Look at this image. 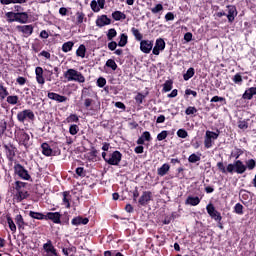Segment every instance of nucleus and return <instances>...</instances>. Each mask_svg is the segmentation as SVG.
Masks as SVG:
<instances>
[{"label":"nucleus","instance_id":"f257e3e1","mask_svg":"<svg viewBox=\"0 0 256 256\" xmlns=\"http://www.w3.org/2000/svg\"><path fill=\"white\" fill-rule=\"evenodd\" d=\"M15 139L18 145H20V147H24L26 150L29 149V147L32 145L31 136L23 129H18L16 131Z\"/></svg>","mask_w":256,"mask_h":256},{"label":"nucleus","instance_id":"f03ea898","mask_svg":"<svg viewBox=\"0 0 256 256\" xmlns=\"http://www.w3.org/2000/svg\"><path fill=\"white\" fill-rule=\"evenodd\" d=\"M65 79L67 81H76V83H85V76L83 74L75 69H68L64 73Z\"/></svg>","mask_w":256,"mask_h":256},{"label":"nucleus","instance_id":"7ed1b4c3","mask_svg":"<svg viewBox=\"0 0 256 256\" xmlns=\"http://www.w3.org/2000/svg\"><path fill=\"white\" fill-rule=\"evenodd\" d=\"M14 174L22 181H31V174L25 167L19 163L14 165Z\"/></svg>","mask_w":256,"mask_h":256},{"label":"nucleus","instance_id":"20e7f679","mask_svg":"<svg viewBox=\"0 0 256 256\" xmlns=\"http://www.w3.org/2000/svg\"><path fill=\"white\" fill-rule=\"evenodd\" d=\"M227 171L228 173H233L235 171L238 175H243V173L247 171V166H245L242 161L237 160L234 164H228Z\"/></svg>","mask_w":256,"mask_h":256},{"label":"nucleus","instance_id":"39448f33","mask_svg":"<svg viewBox=\"0 0 256 256\" xmlns=\"http://www.w3.org/2000/svg\"><path fill=\"white\" fill-rule=\"evenodd\" d=\"M219 138V134L207 130L204 136V147L206 149H211L213 147V143L216 141V139Z\"/></svg>","mask_w":256,"mask_h":256},{"label":"nucleus","instance_id":"423d86ee","mask_svg":"<svg viewBox=\"0 0 256 256\" xmlns=\"http://www.w3.org/2000/svg\"><path fill=\"white\" fill-rule=\"evenodd\" d=\"M17 119L20 123H25L27 119L33 121V119H35V114L31 110L26 109L21 112H18Z\"/></svg>","mask_w":256,"mask_h":256},{"label":"nucleus","instance_id":"0eeeda50","mask_svg":"<svg viewBox=\"0 0 256 256\" xmlns=\"http://www.w3.org/2000/svg\"><path fill=\"white\" fill-rule=\"evenodd\" d=\"M123 157V154H121V152L119 151H114L112 154H110L108 156V159H106V163H108V165H119V163H121V159Z\"/></svg>","mask_w":256,"mask_h":256},{"label":"nucleus","instance_id":"6e6552de","mask_svg":"<svg viewBox=\"0 0 256 256\" xmlns=\"http://www.w3.org/2000/svg\"><path fill=\"white\" fill-rule=\"evenodd\" d=\"M43 249V256H59L57 254V249H55L51 240H48L47 243L43 244Z\"/></svg>","mask_w":256,"mask_h":256},{"label":"nucleus","instance_id":"1a4fd4ad","mask_svg":"<svg viewBox=\"0 0 256 256\" xmlns=\"http://www.w3.org/2000/svg\"><path fill=\"white\" fill-rule=\"evenodd\" d=\"M206 211L208 215H210V217L214 219V221H218V223H221V219H223V217H221V213L215 209V206H213V204H208L206 207Z\"/></svg>","mask_w":256,"mask_h":256},{"label":"nucleus","instance_id":"9d476101","mask_svg":"<svg viewBox=\"0 0 256 256\" xmlns=\"http://www.w3.org/2000/svg\"><path fill=\"white\" fill-rule=\"evenodd\" d=\"M153 50V41L150 40H141L140 42V51L142 53L149 54Z\"/></svg>","mask_w":256,"mask_h":256},{"label":"nucleus","instance_id":"9b49d317","mask_svg":"<svg viewBox=\"0 0 256 256\" xmlns=\"http://www.w3.org/2000/svg\"><path fill=\"white\" fill-rule=\"evenodd\" d=\"M17 31L19 33H23L24 37H31L33 35V25H22V26H17L16 27Z\"/></svg>","mask_w":256,"mask_h":256},{"label":"nucleus","instance_id":"f8f14e48","mask_svg":"<svg viewBox=\"0 0 256 256\" xmlns=\"http://www.w3.org/2000/svg\"><path fill=\"white\" fill-rule=\"evenodd\" d=\"M165 50V40H163L162 38H159L156 40L155 46L152 50L153 55H159V53H161V51Z\"/></svg>","mask_w":256,"mask_h":256},{"label":"nucleus","instance_id":"ddd939ff","mask_svg":"<svg viewBox=\"0 0 256 256\" xmlns=\"http://www.w3.org/2000/svg\"><path fill=\"white\" fill-rule=\"evenodd\" d=\"M228 15H226L229 23H233L235 21V17L237 16V8L233 5L227 6Z\"/></svg>","mask_w":256,"mask_h":256},{"label":"nucleus","instance_id":"4468645a","mask_svg":"<svg viewBox=\"0 0 256 256\" xmlns=\"http://www.w3.org/2000/svg\"><path fill=\"white\" fill-rule=\"evenodd\" d=\"M97 27H105V25H111V19L107 15H101L96 20Z\"/></svg>","mask_w":256,"mask_h":256},{"label":"nucleus","instance_id":"2eb2a0df","mask_svg":"<svg viewBox=\"0 0 256 256\" xmlns=\"http://www.w3.org/2000/svg\"><path fill=\"white\" fill-rule=\"evenodd\" d=\"M36 81L39 85H45V77H43V68L36 67L35 69Z\"/></svg>","mask_w":256,"mask_h":256},{"label":"nucleus","instance_id":"dca6fc26","mask_svg":"<svg viewBox=\"0 0 256 256\" xmlns=\"http://www.w3.org/2000/svg\"><path fill=\"white\" fill-rule=\"evenodd\" d=\"M45 219H50L53 223H61V214L59 212H48Z\"/></svg>","mask_w":256,"mask_h":256},{"label":"nucleus","instance_id":"f3484780","mask_svg":"<svg viewBox=\"0 0 256 256\" xmlns=\"http://www.w3.org/2000/svg\"><path fill=\"white\" fill-rule=\"evenodd\" d=\"M48 99H51L52 101H57L58 103H65V101H67V97L61 96L55 92H49Z\"/></svg>","mask_w":256,"mask_h":256},{"label":"nucleus","instance_id":"a211bd4d","mask_svg":"<svg viewBox=\"0 0 256 256\" xmlns=\"http://www.w3.org/2000/svg\"><path fill=\"white\" fill-rule=\"evenodd\" d=\"M29 197V192L27 191H19L16 192V194L14 195L13 201H16V203H21V201H23L24 199H27Z\"/></svg>","mask_w":256,"mask_h":256},{"label":"nucleus","instance_id":"6ab92c4d","mask_svg":"<svg viewBox=\"0 0 256 256\" xmlns=\"http://www.w3.org/2000/svg\"><path fill=\"white\" fill-rule=\"evenodd\" d=\"M28 20H29V15L27 14V12H17L16 22L27 23Z\"/></svg>","mask_w":256,"mask_h":256},{"label":"nucleus","instance_id":"aec40b11","mask_svg":"<svg viewBox=\"0 0 256 256\" xmlns=\"http://www.w3.org/2000/svg\"><path fill=\"white\" fill-rule=\"evenodd\" d=\"M62 197L63 205H65L66 209H69L71 207V193L65 191L62 193Z\"/></svg>","mask_w":256,"mask_h":256},{"label":"nucleus","instance_id":"412c9836","mask_svg":"<svg viewBox=\"0 0 256 256\" xmlns=\"http://www.w3.org/2000/svg\"><path fill=\"white\" fill-rule=\"evenodd\" d=\"M41 149L42 154L45 155V157H51V155H53V149H51V146H49L47 143H42Z\"/></svg>","mask_w":256,"mask_h":256},{"label":"nucleus","instance_id":"4be33fe9","mask_svg":"<svg viewBox=\"0 0 256 256\" xmlns=\"http://www.w3.org/2000/svg\"><path fill=\"white\" fill-rule=\"evenodd\" d=\"M253 95H256V87H251L247 89L244 94L242 95L243 99L251 100L253 99Z\"/></svg>","mask_w":256,"mask_h":256},{"label":"nucleus","instance_id":"5701e85b","mask_svg":"<svg viewBox=\"0 0 256 256\" xmlns=\"http://www.w3.org/2000/svg\"><path fill=\"white\" fill-rule=\"evenodd\" d=\"M151 201V192H143L142 196L139 199L140 205H147Z\"/></svg>","mask_w":256,"mask_h":256},{"label":"nucleus","instance_id":"b1692460","mask_svg":"<svg viewBox=\"0 0 256 256\" xmlns=\"http://www.w3.org/2000/svg\"><path fill=\"white\" fill-rule=\"evenodd\" d=\"M169 169H171L169 164H163L160 168H158L157 173L160 177H165V175L169 173Z\"/></svg>","mask_w":256,"mask_h":256},{"label":"nucleus","instance_id":"393cba45","mask_svg":"<svg viewBox=\"0 0 256 256\" xmlns=\"http://www.w3.org/2000/svg\"><path fill=\"white\" fill-rule=\"evenodd\" d=\"M199 203H201V199H199V197L189 196L186 199V205H192L193 207H195L199 205Z\"/></svg>","mask_w":256,"mask_h":256},{"label":"nucleus","instance_id":"a878e982","mask_svg":"<svg viewBox=\"0 0 256 256\" xmlns=\"http://www.w3.org/2000/svg\"><path fill=\"white\" fill-rule=\"evenodd\" d=\"M15 223L18 225V229H25V220H23V216H21V214L16 215Z\"/></svg>","mask_w":256,"mask_h":256},{"label":"nucleus","instance_id":"bb28decb","mask_svg":"<svg viewBox=\"0 0 256 256\" xmlns=\"http://www.w3.org/2000/svg\"><path fill=\"white\" fill-rule=\"evenodd\" d=\"M6 219H7L9 229L12 231V233H16L17 232V226L15 225V222L13 221V218H11V216L7 215Z\"/></svg>","mask_w":256,"mask_h":256},{"label":"nucleus","instance_id":"cd10ccee","mask_svg":"<svg viewBox=\"0 0 256 256\" xmlns=\"http://www.w3.org/2000/svg\"><path fill=\"white\" fill-rule=\"evenodd\" d=\"M131 33L135 37L136 41H143V34H141L139 29L133 27L131 28Z\"/></svg>","mask_w":256,"mask_h":256},{"label":"nucleus","instance_id":"c85d7f7f","mask_svg":"<svg viewBox=\"0 0 256 256\" xmlns=\"http://www.w3.org/2000/svg\"><path fill=\"white\" fill-rule=\"evenodd\" d=\"M2 5H11L12 3H19L20 5L23 3H27V0H0Z\"/></svg>","mask_w":256,"mask_h":256},{"label":"nucleus","instance_id":"c756f323","mask_svg":"<svg viewBox=\"0 0 256 256\" xmlns=\"http://www.w3.org/2000/svg\"><path fill=\"white\" fill-rule=\"evenodd\" d=\"M112 18L115 20V21H121V19H125L126 16L123 12L121 11H115L114 13H112Z\"/></svg>","mask_w":256,"mask_h":256},{"label":"nucleus","instance_id":"7c9ffc66","mask_svg":"<svg viewBox=\"0 0 256 256\" xmlns=\"http://www.w3.org/2000/svg\"><path fill=\"white\" fill-rule=\"evenodd\" d=\"M6 18H7L8 23H14L15 21H17V13L7 12Z\"/></svg>","mask_w":256,"mask_h":256},{"label":"nucleus","instance_id":"2f4dec72","mask_svg":"<svg viewBox=\"0 0 256 256\" xmlns=\"http://www.w3.org/2000/svg\"><path fill=\"white\" fill-rule=\"evenodd\" d=\"M8 95L9 91H7V88L3 84H0V101H3Z\"/></svg>","mask_w":256,"mask_h":256},{"label":"nucleus","instance_id":"473e14b6","mask_svg":"<svg viewBox=\"0 0 256 256\" xmlns=\"http://www.w3.org/2000/svg\"><path fill=\"white\" fill-rule=\"evenodd\" d=\"M73 42H71V41H68V42H66V43H64L63 45H62V51L64 52V53H69V51H71V49H73Z\"/></svg>","mask_w":256,"mask_h":256},{"label":"nucleus","instance_id":"72a5a7b5","mask_svg":"<svg viewBox=\"0 0 256 256\" xmlns=\"http://www.w3.org/2000/svg\"><path fill=\"white\" fill-rule=\"evenodd\" d=\"M86 51H87V49L85 48V45H80L76 51V55L83 59V58H85Z\"/></svg>","mask_w":256,"mask_h":256},{"label":"nucleus","instance_id":"f704fd0d","mask_svg":"<svg viewBox=\"0 0 256 256\" xmlns=\"http://www.w3.org/2000/svg\"><path fill=\"white\" fill-rule=\"evenodd\" d=\"M193 75H195V69L189 68L187 72L183 75L184 81H189V79H191Z\"/></svg>","mask_w":256,"mask_h":256},{"label":"nucleus","instance_id":"c9c22d12","mask_svg":"<svg viewBox=\"0 0 256 256\" xmlns=\"http://www.w3.org/2000/svg\"><path fill=\"white\" fill-rule=\"evenodd\" d=\"M90 7L92 11H94V13H99V11H101V7L99 6L96 0L91 1Z\"/></svg>","mask_w":256,"mask_h":256},{"label":"nucleus","instance_id":"e433bc0d","mask_svg":"<svg viewBox=\"0 0 256 256\" xmlns=\"http://www.w3.org/2000/svg\"><path fill=\"white\" fill-rule=\"evenodd\" d=\"M29 215H30V217H32V219H38V220L45 219V215H43L39 212L30 211Z\"/></svg>","mask_w":256,"mask_h":256},{"label":"nucleus","instance_id":"4c0bfd02","mask_svg":"<svg viewBox=\"0 0 256 256\" xmlns=\"http://www.w3.org/2000/svg\"><path fill=\"white\" fill-rule=\"evenodd\" d=\"M25 187H27V183L21 182V181H16L15 182V189H16L17 193L19 191H23L22 189H25Z\"/></svg>","mask_w":256,"mask_h":256},{"label":"nucleus","instance_id":"58836bf2","mask_svg":"<svg viewBox=\"0 0 256 256\" xmlns=\"http://www.w3.org/2000/svg\"><path fill=\"white\" fill-rule=\"evenodd\" d=\"M85 19V13L83 12H77L76 13V23L77 25H81Z\"/></svg>","mask_w":256,"mask_h":256},{"label":"nucleus","instance_id":"ea45409f","mask_svg":"<svg viewBox=\"0 0 256 256\" xmlns=\"http://www.w3.org/2000/svg\"><path fill=\"white\" fill-rule=\"evenodd\" d=\"M106 67H110V69H112V71H117V63L113 59L107 60Z\"/></svg>","mask_w":256,"mask_h":256},{"label":"nucleus","instance_id":"a19ab883","mask_svg":"<svg viewBox=\"0 0 256 256\" xmlns=\"http://www.w3.org/2000/svg\"><path fill=\"white\" fill-rule=\"evenodd\" d=\"M171 89H173V82L171 80H167L163 85V91L167 93L171 91Z\"/></svg>","mask_w":256,"mask_h":256},{"label":"nucleus","instance_id":"79ce46f5","mask_svg":"<svg viewBox=\"0 0 256 256\" xmlns=\"http://www.w3.org/2000/svg\"><path fill=\"white\" fill-rule=\"evenodd\" d=\"M127 39V34H121L120 41L118 42L119 47H125V45H127Z\"/></svg>","mask_w":256,"mask_h":256},{"label":"nucleus","instance_id":"37998d69","mask_svg":"<svg viewBox=\"0 0 256 256\" xmlns=\"http://www.w3.org/2000/svg\"><path fill=\"white\" fill-rule=\"evenodd\" d=\"M19 102V97L18 96H8L7 97V103L10 105H17Z\"/></svg>","mask_w":256,"mask_h":256},{"label":"nucleus","instance_id":"c03bdc74","mask_svg":"<svg viewBox=\"0 0 256 256\" xmlns=\"http://www.w3.org/2000/svg\"><path fill=\"white\" fill-rule=\"evenodd\" d=\"M238 127L239 129H241L242 131H246V129L249 128V123L245 120L239 121L238 122Z\"/></svg>","mask_w":256,"mask_h":256},{"label":"nucleus","instance_id":"a18cd8bd","mask_svg":"<svg viewBox=\"0 0 256 256\" xmlns=\"http://www.w3.org/2000/svg\"><path fill=\"white\" fill-rule=\"evenodd\" d=\"M189 163H197V161H201V156H197V154H192L188 158Z\"/></svg>","mask_w":256,"mask_h":256},{"label":"nucleus","instance_id":"49530a36","mask_svg":"<svg viewBox=\"0 0 256 256\" xmlns=\"http://www.w3.org/2000/svg\"><path fill=\"white\" fill-rule=\"evenodd\" d=\"M107 37H108V41H112L114 37H117V30H115L113 28L110 29L108 31Z\"/></svg>","mask_w":256,"mask_h":256},{"label":"nucleus","instance_id":"de8ad7c7","mask_svg":"<svg viewBox=\"0 0 256 256\" xmlns=\"http://www.w3.org/2000/svg\"><path fill=\"white\" fill-rule=\"evenodd\" d=\"M79 121V117L75 114L70 115L67 119V123H77Z\"/></svg>","mask_w":256,"mask_h":256},{"label":"nucleus","instance_id":"09e8293b","mask_svg":"<svg viewBox=\"0 0 256 256\" xmlns=\"http://www.w3.org/2000/svg\"><path fill=\"white\" fill-rule=\"evenodd\" d=\"M234 212L237 213V215H243V206L241 203H237L234 207Z\"/></svg>","mask_w":256,"mask_h":256},{"label":"nucleus","instance_id":"8fccbe9b","mask_svg":"<svg viewBox=\"0 0 256 256\" xmlns=\"http://www.w3.org/2000/svg\"><path fill=\"white\" fill-rule=\"evenodd\" d=\"M69 133L71 135H77V133H79V126H77L75 124L71 125L69 128Z\"/></svg>","mask_w":256,"mask_h":256},{"label":"nucleus","instance_id":"3c124183","mask_svg":"<svg viewBox=\"0 0 256 256\" xmlns=\"http://www.w3.org/2000/svg\"><path fill=\"white\" fill-rule=\"evenodd\" d=\"M256 166V162L253 159H250L246 161V167L249 169V171H253V168Z\"/></svg>","mask_w":256,"mask_h":256},{"label":"nucleus","instance_id":"603ef678","mask_svg":"<svg viewBox=\"0 0 256 256\" xmlns=\"http://www.w3.org/2000/svg\"><path fill=\"white\" fill-rule=\"evenodd\" d=\"M169 135V133L166 131V130H164V131H162V132H160L158 135H157V139L159 140V141H164V139H167V136Z\"/></svg>","mask_w":256,"mask_h":256},{"label":"nucleus","instance_id":"864d4df0","mask_svg":"<svg viewBox=\"0 0 256 256\" xmlns=\"http://www.w3.org/2000/svg\"><path fill=\"white\" fill-rule=\"evenodd\" d=\"M177 135L178 137H180L181 139H187L188 137V133L185 131V129H179L177 131Z\"/></svg>","mask_w":256,"mask_h":256},{"label":"nucleus","instance_id":"5fc2aeb1","mask_svg":"<svg viewBox=\"0 0 256 256\" xmlns=\"http://www.w3.org/2000/svg\"><path fill=\"white\" fill-rule=\"evenodd\" d=\"M210 101L211 103H225V98L221 96H214Z\"/></svg>","mask_w":256,"mask_h":256},{"label":"nucleus","instance_id":"6e6d98bb","mask_svg":"<svg viewBox=\"0 0 256 256\" xmlns=\"http://www.w3.org/2000/svg\"><path fill=\"white\" fill-rule=\"evenodd\" d=\"M143 99H145V96L141 93H138L135 96V101H136V103H138V105H141V103H143Z\"/></svg>","mask_w":256,"mask_h":256},{"label":"nucleus","instance_id":"4d7b16f0","mask_svg":"<svg viewBox=\"0 0 256 256\" xmlns=\"http://www.w3.org/2000/svg\"><path fill=\"white\" fill-rule=\"evenodd\" d=\"M186 115H195L197 113V108L195 107H188L185 111Z\"/></svg>","mask_w":256,"mask_h":256},{"label":"nucleus","instance_id":"13d9d810","mask_svg":"<svg viewBox=\"0 0 256 256\" xmlns=\"http://www.w3.org/2000/svg\"><path fill=\"white\" fill-rule=\"evenodd\" d=\"M98 87H103L104 85H107V80L103 77L98 78L97 80Z\"/></svg>","mask_w":256,"mask_h":256},{"label":"nucleus","instance_id":"bf43d9fd","mask_svg":"<svg viewBox=\"0 0 256 256\" xmlns=\"http://www.w3.org/2000/svg\"><path fill=\"white\" fill-rule=\"evenodd\" d=\"M233 81L234 83H243V77L241 76V74H236L234 77H233Z\"/></svg>","mask_w":256,"mask_h":256},{"label":"nucleus","instance_id":"052dcab7","mask_svg":"<svg viewBox=\"0 0 256 256\" xmlns=\"http://www.w3.org/2000/svg\"><path fill=\"white\" fill-rule=\"evenodd\" d=\"M159 11H163V5L162 4H157L156 7L151 9L152 13H159Z\"/></svg>","mask_w":256,"mask_h":256},{"label":"nucleus","instance_id":"680f3d73","mask_svg":"<svg viewBox=\"0 0 256 256\" xmlns=\"http://www.w3.org/2000/svg\"><path fill=\"white\" fill-rule=\"evenodd\" d=\"M217 167L219 169V171H221L222 173H227V168H225V165L223 164V162H218L217 163Z\"/></svg>","mask_w":256,"mask_h":256},{"label":"nucleus","instance_id":"e2e57ef3","mask_svg":"<svg viewBox=\"0 0 256 256\" xmlns=\"http://www.w3.org/2000/svg\"><path fill=\"white\" fill-rule=\"evenodd\" d=\"M108 49H110V51H115V49H117V42L112 41L108 44Z\"/></svg>","mask_w":256,"mask_h":256},{"label":"nucleus","instance_id":"0e129e2a","mask_svg":"<svg viewBox=\"0 0 256 256\" xmlns=\"http://www.w3.org/2000/svg\"><path fill=\"white\" fill-rule=\"evenodd\" d=\"M142 138L145 139V141H151V133H149L148 131H145L142 134Z\"/></svg>","mask_w":256,"mask_h":256},{"label":"nucleus","instance_id":"69168bd1","mask_svg":"<svg viewBox=\"0 0 256 256\" xmlns=\"http://www.w3.org/2000/svg\"><path fill=\"white\" fill-rule=\"evenodd\" d=\"M165 19H166V21H173V19H175V15L172 12H168L165 15Z\"/></svg>","mask_w":256,"mask_h":256},{"label":"nucleus","instance_id":"338daca9","mask_svg":"<svg viewBox=\"0 0 256 256\" xmlns=\"http://www.w3.org/2000/svg\"><path fill=\"white\" fill-rule=\"evenodd\" d=\"M16 82L19 84V85H25V83H27V79H25L24 77H18Z\"/></svg>","mask_w":256,"mask_h":256},{"label":"nucleus","instance_id":"774afa93","mask_svg":"<svg viewBox=\"0 0 256 256\" xmlns=\"http://www.w3.org/2000/svg\"><path fill=\"white\" fill-rule=\"evenodd\" d=\"M72 225H81V217L74 218L72 220Z\"/></svg>","mask_w":256,"mask_h":256}]
</instances>
